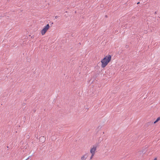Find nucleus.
I'll list each match as a JSON object with an SVG mask.
<instances>
[{
    "label": "nucleus",
    "instance_id": "1",
    "mask_svg": "<svg viewBox=\"0 0 160 160\" xmlns=\"http://www.w3.org/2000/svg\"><path fill=\"white\" fill-rule=\"evenodd\" d=\"M111 56L110 55L106 56L101 61L102 68L105 67L108 64L109 62L111 60Z\"/></svg>",
    "mask_w": 160,
    "mask_h": 160
},
{
    "label": "nucleus",
    "instance_id": "2",
    "mask_svg": "<svg viewBox=\"0 0 160 160\" xmlns=\"http://www.w3.org/2000/svg\"><path fill=\"white\" fill-rule=\"evenodd\" d=\"M49 25L48 24L44 27L42 29L41 32L42 35H44L46 33L48 30L49 28Z\"/></svg>",
    "mask_w": 160,
    "mask_h": 160
},
{
    "label": "nucleus",
    "instance_id": "3",
    "mask_svg": "<svg viewBox=\"0 0 160 160\" xmlns=\"http://www.w3.org/2000/svg\"><path fill=\"white\" fill-rule=\"evenodd\" d=\"M98 146V144H95L92 146V147L91 148L90 150V152L91 154H95Z\"/></svg>",
    "mask_w": 160,
    "mask_h": 160
},
{
    "label": "nucleus",
    "instance_id": "4",
    "mask_svg": "<svg viewBox=\"0 0 160 160\" xmlns=\"http://www.w3.org/2000/svg\"><path fill=\"white\" fill-rule=\"evenodd\" d=\"M88 155L87 154H86L84 155L81 157V160H86V158H88Z\"/></svg>",
    "mask_w": 160,
    "mask_h": 160
},
{
    "label": "nucleus",
    "instance_id": "5",
    "mask_svg": "<svg viewBox=\"0 0 160 160\" xmlns=\"http://www.w3.org/2000/svg\"><path fill=\"white\" fill-rule=\"evenodd\" d=\"M160 120V117H159L154 122V123L155 124V123H156Z\"/></svg>",
    "mask_w": 160,
    "mask_h": 160
},
{
    "label": "nucleus",
    "instance_id": "6",
    "mask_svg": "<svg viewBox=\"0 0 160 160\" xmlns=\"http://www.w3.org/2000/svg\"><path fill=\"white\" fill-rule=\"evenodd\" d=\"M94 155V154H92V155H91V157H90V159H92V158L93 157Z\"/></svg>",
    "mask_w": 160,
    "mask_h": 160
},
{
    "label": "nucleus",
    "instance_id": "7",
    "mask_svg": "<svg viewBox=\"0 0 160 160\" xmlns=\"http://www.w3.org/2000/svg\"><path fill=\"white\" fill-rule=\"evenodd\" d=\"M32 156H30L29 157L26 159L25 160H27L28 159H29V158H31V157Z\"/></svg>",
    "mask_w": 160,
    "mask_h": 160
},
{
    "label": "nucleus",
    "instance_id": "8",
    "mask_svg": "<svg viewBox=\"0 0 160 160\" xmlns=\"http://www.w3.org/2000/svg\"><path fill=\"white\" fill-rule=\"evenodd\" d=\"M58 17L57 16H55V18L56 19H57L58 18Z\"/></svg>",
    "mask_w": 160,
    "mask_h": 160
},
{
    "label": "nucleus",
    "instance_id": "9",
    "mask_svg": "<svg viewBox=\"0 0 160 160\" xmlns=\"http://www.w3.org/2000/svg\"><path fill=\"white\" fill-rule=\"evenodd\" d=\"M154 160H157V158H155L154 159Z\"/></svg>",
    "mask_w": 160,
    "mask_h": 160
},
{
    "label": "nucleus",
    "instance_id": "10",
    "mask_svg": "<svg viewBox=\"0 0 160 160\" xmlns=\"http://www.w3.org/2000/svg\"><path fill=\"white\" fill-rule=\"evenodd\" d=\"M139 3V2H138L137 4H138Z\"/></svg>",
    "mask_w": 160,
    "mask_h": 160
},
{
    "label": "nucleus",
    "instance_id": "11",
    "mask_svg": "<svg viewBox=\"0 0 160 160\" xmlns=\"http://www.w3.org/2000/svg\"><path fill=\"white\" fill-rule=\"evenodd\" d=\"M106 17H107V15H106Z\"/></svg>",
    "mask_w": 160,
    "mask_h": 160
},
{
    "label": "nucleus",
    "instance_id": "12",
    "mask_svg": "<svg viewBox=\"0 0 160 160\" xmlns=\"http://www.w3.org/2000/svg\"><path fill=\"white\" fill-rule=\"evenodd\" d=\"M53 24V22H52V24Z\"/></svg>",
    "mask_w": 160,
    "mask_h": 160
}]
</instances>
